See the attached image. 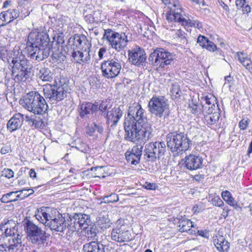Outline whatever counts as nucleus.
I'll return each mask as SVG.
<instances>
[{
	"label": "nucleus",
	"instance_id": "f257e3e1",
	"mask_svg": "<svg viewBox=\"0 0 252 252\" xmlns=\"http://www.w3.org/2000/svg\"><path fill=\"white\" fill-rule=\"evenodd\" d=\"M20 105L25 109L34 114L41 115L47 110L45 99L37 92H30L19 100Z\"/></svg>",
	"mask_w": 252,
	"mask_h": 252
},
{
	"label": "nucleus",
	"instance_id": "f03ea898",
	"mask_svg": "<svg viewBox=\"0 0 252 252\" xmlns=\"http://www.w3.org/2000/svg\"><path fill=\"white\" fill-rule=\"evenodd\" d=\"M166 140L168 148L177 155L182 154L189 146V139L184 133H170L167 136Z\"/></svg>",
	"mask_w": 252,
	"mask_h": 252
},
{
	"label": "nucleus",
	"instance_id": "7ed1b4c3",
	"mask_svg": "<svg viewBox=\"0 0 252 252\" xmlns=\"http://www.w3.org/2000/svg\"><path fill=\"white\" fill-rule=\"evenodd\" d=\"M103 37L108 41L109 45L118 52L124 49L128 42L125 32H118L109 29L104 30Z\"/></svg>",
	"mask_w": 252,
	"mask_h": 252
},
{
	"label": "nucleus",
	"instance_id": "20e7f679",
	"mask_svg": "<svg viewBox=\"0 0 252 252\" xmlns=\"http://www.w3.org/2000/svg\"><path fill=\"white\" fill-rule=\"evenodd\" d=\"M25 228L32 243L38 246L44 245L48 238L45 231L30 220L26 222Z\"/></svg>",
	"mask_w": 252,
	"mask_h": 252
},
{
	"label": "nucleus",
	"instance_id": "39448f33",
	"mask_svg": "<svg viewBox=\"0 0 252 252\" xmlns=\"http://www.w3.org/2000/svg\"><path fill=\"white\" fill-rule=\"evenodd\" d=\"M174 55L163 48L156 49L149 57L151 64L158 68H164L173 62Z\"/></svg>",
	"mask_w": 252,
	"mask_h": 252
},
{
	"label": "nucleus",
	"instance_id": "423d86ee",
	"mask_svg": "<svg viewBox=\"0 0 252 252\" xmlns=\"http://www.w3.org/2000/svg\"><path fill=\"white\" fill-rule=\"evenodd\" d=\"M43 92L45 97L53 103L55 101L59 102L66 96L67 85L57 86L47 84L43 87Z\"/></svg>",
	"mask_w": 252,
	"mask_h": 252
},
{
	"label": "nucleus",
	"instance_id": "0eeeda50",
	"mask_svg": "<svg viewBox=\"0 0 252 252\" xmlns=\"http://www.w3.org/2000/svg\"><path fill=\"white\" fill-rule=\"evenodd\" d=\"M167 6L169 10L166 13V20L169 22L180 23L184 17L182 15L183 8L178 0H161Z\"/></svg>",
	"mask_w": 252,
	"mask_h": 252
},
{
	"label": "nucleus",
	"instance_id": "6e6552de",
	"mask_svg": "<svg viewBox=\"0 0 252 252\" xmlns=\"http://www.w3.org/2000/svg\"><path fill=\"white\" fill-rule=\"evenodd\" d=\"M100 68L102 76L105 78L111 79L119 75L122 65L118 59H111L102 62Z\"/></svg>",
	"mask_w": 252,
	"mask_h": 252
},
{
	"label": "nucleus",
	"instance_id": "1a4fd4ad",
	"mask_svg": "<svg viewBox=\"0 0 252 252\" xmlns=\"http://www.w3.org/2000/svg\"><path fill=\"white\" fill-rule=\"evenodd\" d=\"M52 46L48 34L46 32L32 31L28 35L26 47Z\"/></svg>",
	"mask_w": 252,
	"mask_h": 252
},
{
	"label": "nucleus",
	"instance_id": "9d476101",
	"mask_svg": "<svg viewBox=\"0 0 252 252\" xmlns=\"http://www.w3.org/2000/svg\"><path fill=\"white\" fill-rule=\"evenodd\" d=\"M165 148V144L163 142L150 143L145 146L144 156L146 157L148 160L155 161L164 155Z\"/></svg>",
	"mask_w": 252,
	"mask_h": 252
},
{
	"label": "nucleus",
	"instance_id": "9b49d317",
	"mask_svg": "<svg viewBox=\"0 0 252 252\" xmlns=\"http://www.w3.org/2000/svg\"><path fill=\"white\" fill-rule=\"evenodd\" d=\"M148 108L152 114L161 117L168 108L167 100L162 96H154L149 102Z\"/></svg>",
	"mask_w": 252,
	"mask_h": 252
},
{
	"label": "nucleus",
	"instance_id": "f8f14e48",
	"mask_svg": "<svg viewBox=\"0 0 252 252\" xmlns=\"http://www.w3.org/2000/svg\"><path fill=\"white\" fill-rule=\"evenodd\" d=\"M52 46H47L45 47H26L25 51L28 56L31 59L41 61L48 58L50 55Z\"/></svg>",
	"mask_w": 252,
	"mask_h": 252
},
{
	"label": "nucleus",
	"instance_id": "ddd939ff",
	"mask_svg": "<svg viewBox=\"0 0 252 252\" xmlns=\"http://www.w3.org/2000/svg\"><path fill=\"white\" fill-rule=\"evenodd\" d=\"M128 60L129 62L137 66L145 65L146 56L145 51L141 48H136L128 51Z\"/></svg>",
	"mask_w": 252,
	"mask_h": 252
},
{
	"label": "nucleus",
	"instance_id": "4468645a",
	"mask_svg": "<svg viewBox=\"0 0 252 252\" xmlns=\"http://www.w3.org/2000/svg\"><path fill=\"white\" fill-rule=\"evenodd\" d=\"M49 223H48L47 225L51 230L61 233L62 235H66L68 229L67 222L61 215L58 214L57 217L54 216Z\"/></svg>",
	"mask_w": 252,
	"mask_h": 252
},
{
	"label": "nucleus",
	"instance_id": "2eb2a0df",
	"mask_svg": "<svg viewBox=\"0 0 252 252\" xmlns=\"http://www.w3.org/2000/svg\"><path fill=\"white\" fill-rule=\"evenodd\" d=\"M143 148V144L140 142L139 144H136L131 150L127 151L125 153V156L127 162L134 165L139 163Z\"/></svg>",
	"mask_w": 252,
	"mask_h": 252
},
{
	"label": "nucleus",
	"instance_id": "dca6fc26",
	"mask_svg": "<svg viewBox=\"0 0 252 252\" xmlns=\"http://www.w3.org/2000/svg\"><path fill=\"white\" fill-rule=\"evenodd\" d=\"M54 212L56 213V210H52L50 208H41L38 209L35 214L36 219L41 223L48 226V223H50V220L54 217Z\"/></svg>",
	"mask_w": 252,
	"mask_h": 252
},
{
	"label": "nucleus",
	"instance_id": "f3484780",
	"mask_svg": "<svg viewBox=\"0 0 252 252\" xmlns=\"http://www.w3.org/2000/svg\"><path fill=\"white\" fill-rule=\"evenodd\" d=\"M203 158L198 155H189L185 158V167L190 170H194L201 168Z\"/></svg>",
	"mask_w": 252,
	"mask_h": 252
},
{
	"label": "nucleus",
	"instance_id": "a211bd4d",
	"mask_svg": "<svg viewBox=\"0 0 252 252\" xmlns=\"http://www.w3.org/2000/svg\"><path fill=\"white\" fill-rule=\"evenodd\" d=\"M78 214H74L73 216L69 217V220H67V230L66 232V237L68 240L72 238L76 232L80 229L79 226V220Z\"/></svg>",
	"mask_w": 252,
	"mask_h": 252
},
{
	"label": "nucleus",
	"instance_id": "6ab92c4d",
	"mask_svg": "<svg viewBox=\"0 0 252 252\" xmlns=\"http://www.w3.org/2000/svg\"><path fill=\"white\" fill-rule=\"evenodd\" d=\"M128 111L129 114L133 116L139 125L143 126L146 122L147 119L144 115V110L140 104H136L134 106L129 107Z\"/></svg>",
	"mask_w": 252,
	"mask_h": 252
},
{
	"label": "nucleus",
	"instance_id": "aec40b11",
	"mask_svg": "<svg viewBox=\"0 0 252 252\" xmlns=\"http://www.w3.org/2000/svg\"><path fill=\"white\" fill-rule=\"evenodd\" d=\"M13 55L14 57L12 60V63L13 64L12 68H18L20 67L24 69L30 68V62L22 53V52L14 51Z\"/></svg>",
	"mask_w": 252,
	"mask_h": 252
},
{
	"label": "nucleus",
	"instance_id": "412c9836",
	"mask_svg": "<svg viewBox=\"0 0 252 252\" xmlns=\"http://www.w3.org/2000/svg\"><path fill=\"white\" fill-rule=\"evenodd\" d=\"M123 115V111L119 107H114L108 111L106 115V124L114 126L117 125Z\"/></svg>",
	"mask_w": 252,
	"mask_h": 252
},
{
	"label": "nucleus",
	"instance_id": "4be33fe9",
	"mask_svg": "<svg viewBox=\"0 0 252 252\" xmlns=\"http://www.w3.org/2000/svg\"><path fill=\"white\" fill-rule=\"evenodd\" d=\"M4 231L5 236L13 237L17 236V225L16 222L12 220H8L2 225L0 232Z\"/></svg>",
	"mask_w": 252,
	"mask_h": 252
},
{
	"label": "nucleus",
	"instance_id": "5701e85b",
	"mask_svg": "<svg viewBox=\"0 0 252 252\" xmlns=\"http://www.w3.org/2000/svg\"><path fill=\"white\" fill-rule=\"evenodd\" d=\"M73 43L81 50L90 51L92 46L87 37L84 35L75 34L74 36Z\"/></svg>",
	"mask_w": 252,
	"mask_h": 252
},
{
	"label": "nucleus",
	"instance_id": "b1692460",
	"mask_svg": "<svg viewBox=\"0 0 252 252\" xmlns=\"http://www.w3.org/2000/svg\"><path fill=\"white\" fill-rule=\"evenodd\" d=\"M98 110V105L88 102L82 104L80 108V115L82 118H89V116Z\"/></svg>",
	"mask_w": 252,
	"mask_h": 252
},
{
	"label": "nucleus",
	"instance_id": "393cba45",
	"mask_svg": "<svg viewBox=\"0 0 252 252\" xmlns=\"http://www.w3.org/2000/svg\"><path fill=\"white\" fill-rule=\"evenodd\" d=\"M214 244L220 252H227L229 249V243L223 236L217 235L213 238Z\"/></svg>",
	"mask_w": 252,
	"mask_h": 252
},
{
	"label": "nucleus",
	"instance_id": "a878e982",
	"mask_svg": "<svg viewBox=\"0 0 252 252\" xmlns=\"http://www.w3.org/2000/svg\"><path fill=\"white\" fill-rule=\"evenodd\" d=\"M22 235L17 234L8 239V252H16L22 247Z\"/></svg>",
	"mask_w": 252,
	"mask_h": 252
},
{
	"label": "nucleus",
	"instance_id": "bb28decb",
	"mask_svg": "<svg viewBox=\"0 0 252 252\" xmlns=\"http://www.w3.org/2000/svg\"><path fill=\"white\" fill-rule=\"evenodd\" d=\"M30 68H22L19 71L18 68H12V76L16 82L25 81L30 77Z\"/></svg>",
	"mask_w": 252,
	"mask_h": 252
},
{
	"label": "nucleus",
	"instance_id": "cd10ccee",
	"mask_svg": "<svg viewBox=\"0 0 252 252\" xmlns=\"http://www.w3.org/2000/svg\"><path fill=\"white\" fill-rule=\"evenodd\" d=\"M30 68H22L19 71L18 68H12V76L16 82L25 81L30 77Z\"/></svg>",
	"mask_w": 252,
	"mask_h": 252
},
{
	"label": "nucleus",
	"instance_id": "c85d7f7f",
	"mask_svg": "<svg viewBox=\"0 0 252 252\" xmlns=\"http://www.w3.org/2000/svg\"><path fill=\"white\" fill-rule=\"evenodd\" d=\"M105 246L95 241L85 244L83 246L84 252H107Z\"/></svg>",
	"mask_w": 252,
	"mask_h": 252
},
{
	"label": "nucleus",
	"instance_id": "c756f323",
	"mask_svg": "<svg viewBox=\"0 0 252 252\" xmlns=\"http://www.w3.org/2000/svg\"><path fill=\"white\" fill-rule=\"evenodd\" d=\"M37 70L36 76L42 81L51 82L53 80V73L49 68L41 67L40 68H37Z\"/></svg>",
	"mask_w": 252,
	"mask_h": 252
},
{
	"label": "nucleus",
	"instance_id": "7c9ffc66",
	"mask_svg": "<svg viewBox=\"0 0 252 252\" xmlns=\"http://www.w3.org/2000/svg\"><path fill=\"white\" fill-rule=\"evenodd\" d=\"M19 10L15 9H9L2 12L0 16L1 17V18H3V21L6 23H9L16 19L19 16Z\"/></svg>",
	"mask_w": 252,
	"mask_h": 252
},
{
	"label": "nucleus",
	"instance_id": "2f4dec72",
	"mask_svg": "<svg viewBox=\"0 0 252 252\" xmlns=\"http://www.w3.org/2000/svg\"><path fill=\"white\" fill-rule=\"evenodd\" d=\"M85 231V235L90 240H97L98 230L95 225L92 222L87 228L83 229Z\"/></svg>",
	"mask_w": 252,
	"mask_h": 252
},
{
	"label": "nucleus",
	"instance_id": "473e14b6",
	"mask_svg": "<svg viewBox=\"0 0 252 252\" xmlns=\"http://www.w3.org/2000/svg\"><path fill=\"white\" fill-rule=\"evenodd\" d=\"M79 220V226L81 229H84L87 228L89 225L92 222L89 216L85 214H78Z\"/></svg>",
	"mask_w": 252,
	"mask_h": 252
},
{
	"label": "nucleus",
	"instance_id": "72a5a7b5",
	"mask_svg": "<svg viewBox=\"0 0 252 252\" xmlns=\"http://www.w3.org/2000/svg\"><path fill=\"white\" fill-rule=\"evenodd\" d=\"M178 227L179 231L184 232H188L190 230L191 227H193L192 222L189 219L180 220L178 222Z\"/></svg>",
	"mask_w": 252,
	"mask_h": 252
},
{
	"label": "nucleus",
	"instance_id": "f704fd0d",
	"mask_svg": "<svg viewBox=\"0 0 252 252\" xmlns=\"http://www.w3.org/2000/svg\"><path fill=\"white\" fill-rule=\"evenodd\" d=\"M237 56L239 61L242 63L246 69L249 70L252 74V61L246 57L245 55L242 53H237Z\"/></svg>",
	"mask_w": 252,
	"mask_h": 252
},
{
	"label": "nucleus",
	"instance_id": "c9c22d12",
	"mask_svg": "<svg viewBox=\"0 0 252 252\" xmlns=\"http://www.w3.org/2000/svg\"><path fill=\"white\" fill-rule=\"evenodd\" d=\"M221 197L229 205L234 207L235 209L239 207L237 202L232 197L231 193L228 190L223 191L221 192Z\"/></svg>",
	"mask_w": 252,
	"mask_h": 252
},
{
	"label": "nucleus",
	"instance_id": "e433bc0d",
	"mask_svg": "<svg viewBox=\"0 0 252 252\" xmlns=\"http://www.w3.org/2000/svg\"><path fill=\"white\" fill-rule=\"evenodd\" d=\"M202 114L205 115L206 114L210 115L211 113H220V110L218 104L214 105V106L212 105H208L206 104L205 106L202 105Z\"/></svg>",
	"mask_w": 252,
	"mask_h": 252
},
{
	"label": "nucleus",
	"instance_id": "4c0bfd02",
	"mask_svg": "<svg viewBox=\"0 0 252 252\" xmlns=\"http://www.w3.org/2000/svg\"><path fill=\"white\" fill-rule=\"evenodd\" d=\"M23 116L20 114H17L10 119L7 124V126H21L23 125Z\"/></svg>",
	"mask_w": 252,
	"mask_h": 252
},
{
	"label": "nucleus",
	"instance_id": "58836bf2",
	"mask_svg": "<svg viewBox=\"0 0 252 252\" xmlns=\"http://www.w3.org/2000/svg\"><path fill=\"white\" fill-rule=\"evenodd\" d=\"M136 128L137 127H124L126 138L130 141L135 142L136 140Z\"/></svg>",
	"mask_w": 252,
	"mask_h": 252
},
{
	"label": "nucleus",
	"instance_id": "ea45409f",
	"mask_svg": "<svg viewBox=\"0 0 252 252\" xmlns=\"http://www.w3.org/2000/svg\"><path fill=\"white\" fill-rule=\"evenodd\" d=\"M53 41L51 43L52 44V48H53L54 43L59 48L62 46L64 43V35L63 33H57L54 34L53 37Z\"/></svg>",
	"mask_w": 252,
	"mask_h": 252
},
{
	"label": "nucleus",
	"instance_id": "a19ab883",
	"mask_svg": "<svg viewBox=\"0 0 252 252\" xmlns=\"http://www.w3.org/2000/svg\"><path fill=\"white\" fill-rule=\"evenodd\" d=\"M183 26H188L189 27H194L199 29L202 28V24L198 21L192 20L189 19H187L184 18L180 23Z\"/></svg>",
	"mask_w": 252,
	"mask_h": 252
},
{
	"label": "nucleus",
	"instance_id": "79ce46f5",
	"mask_svg": "<svg viewBox=\"0 0 252 252\" xmlns=\"http://www.w3.org/2000/svg\"><path fill=\"white\" fill-rule=\"evenodd\" d=\"M189 107L192 113L197 115L202 114V104L199 105L197 103L195 102L193 99L189 101Z\"/></svg>",
	"mask_w": 252,
	"mask_h": 252
},
{
	"label": "nucleus",
	"instance_id": "37998d69",
	"mask_svg": "<svg viewBox=\"0 0 252 252\" xmlns=\"http://www.w3.org/2000/svg\"><path fill=\"white\" fill-rule=\"evenodd\" d=\"M201 103L202 105L204 106L206 104H208V105H212V104L214 106V105L218 104L216 97L211 94L202 98Z\"/></svg>",
	"mask_w": 252,
	"mask_h": 252
},
{
	"label": "nucleus",
	"instance_id": "c03bdc74",
	"mask_svg": "<svg viewBox=\"0 0 252 252\" xmlns=\"http://www.w3.org/2000/svg\"><path fill=\"white\" fill-rule=\"evenodd\" d=\"M51 58L54 62L61 63L66 59V56L64 53L58 50L57 51H53Z\"/></svg>",
	"mask_w": 252,
	"mask_h": 252
},
{
	"label": "nucleus",
	"instance_id": "a18cd8bd",
	"mask_svg": "<svg viewBox=\"0 0 252 252\" xmlns=\"http://www.w3.org/2000/svg\"><path fill=\"white\" fill-rule=\"evenodd\" d=\"M220 113H211L210 115H205V120L207 124L210 125L215 124L216 122L219 120Z\"/></svg>",
	"mask_w": 252,
	"mask_h": 252
},
{
	"label": "nucleus",
	"instance_id": "49530a36",
	"mask_svg": "<svg viewBox=\"0 0 252 252\" xmlns=\"http://www.w3.org/2000/svg\"><path fill=\"white\" fill-rule=\"evenodd\" d=\"M136 140H141L142 141V144L144 145V140H146V135L147 131L144 127H137L136 128Z\"/></svg>",
	"mask_w": 252,
	"mask_h": 252
},
{
	"label": "nucleus",
	"instance_id": "de8ad7c7",
	"mask_svg": "<svg viewBox=\"0 0 252 252\" xmlns=\"http://www.w3.org/2000/svg\"><path fill=\"white\" fill-rule=\"evenodd\" d=\"M171 96L173 99H176L180 96L181 93L180 86L177 83L173 84L171 90Z\"/></svg>",
	"mask_w": 252,
	"mask_h": 252
},
{
	"label": "nucleus",
	"instance_id": "09e8293b",
	"mask_svg": "<svg viewBox=\"0 0 252 252\" xmlns=\"http://www.w3.org/2000/svg\"><path fill=\"white\" fill-rule=\"evenodd\" d=\"M176 36L183 44L187 43V33L185 31L179 29L176 31L175 33Z\"/></svg>",
	"mask_w": 252,
	"mask_h": 252
},
{
	"label": "nucleus",
	"instance_id": "8fccbe9b",
	"mask_svg": "<svg viewBox=\"0 0 252 252\" xmlns=\"http://www.w3.org/2000/svg\"><path fill=\"white\" fill-rule=\"evenodd\" d=\"M90 51L81 50L80 51V63H84L88 62L91 59L90 54Z\"/></svg>",
	"mask_w": 252,
	"mask_h": 252
},
{
	"label": "nucleus",
	"instance_id": "3c124183",
	"mask_svg": "<svg viewBox=\"0 0 252 252\" xmlns=\"http://www.w3.org/2000/svg\"><path fill=\"white\" fill-rule=\"evenodd\" d=\"M119 237H120L119 243L129 242L131 240V235L128 231L121 232L120 230Z\"/></svg>",
	"mask_w": 252,
	"mask_h": 252
},
{
	"label": "nucleus",
	"instance_id": "603ef678",
	"mask_svg": "<svg viewBox=\"0 0 252 252\" xmlns=\"http://www.w3.org/2000/svg\"><path fill=\"white\" fill-rule=\"evenodd\" d=\"M137 124V122L135 118L132 115H130L128 112L127 117L125 119L124 126H136Z\"/></svg>",
	"mask_w": 252,
	"mask_h": 252
},
{
	"label": "nucleus",
	"instance_id": "864d4df0",
	"mask_svg": "<svg viewBox=\"0 0 252 252\" xmlns=\"http://www.w3.org/2000/svg\"><path fill=\"white\" fill-rule=\"evenodd\" d=\"M102 200L105 203H114L119 201V197L118 195L112 193L109 196H104Z\"/></svg>",
	"mask_w": 252,
	"mask_h": 252
},
{
	"label": "nucleus",
	"instance_id": "5fc2aeb1",
	"mask_svg": "<svg viewBox=\"0 0 252 252\" xmlns=\"http://www.w3.org/2000/svg\"><path fill=\"white\" fill-rule=\"evenodd\" d=\"M14 193H17V191H11L4 194L0 199L1 202L3 203H8L17 201V198H16V197L14 199L10 197Z\"/></svg>",
	"mask_w": 252,
	"mask_h": 252
},
{
	"label": "nucleus",
	"instance_id": "6e6d98bb",
	"mask_svg": "<svg viewBox=\"0 0 252 252\" xmlns=\"http://www.w3.org/2000/svg\"><path fill=\"white\" fill-rule=\"evenodd\" d=\"M112 106L110 101L105 100L102 101L100 104L99 107L98 106V109H99L102 113L105 112L106 111L109 109Z\"/></svg>",
	"mask_w": 252,
	"mask_h": 252
},
{
	"label": "nucleus",
	"instance_id": "4d7b16f0",
	"mask_svg": "<svg viewBox=\"0 0 252 252\" xmlns=\"http://www.w3.org/2000/svg\"><path fill=\"white\" fill-rule=\"evenodd\" d=\"M92 17V20L90 22L98 23L103 20L102 18L101 13L99 11H94L92 15H90V17Z\"/></svg>",
	"mask_w": 252,
	"mask_h": 252
},
{
	"label": "nucleus",
	"instance_id": "13d9d810",
	"mask_svg": "<svg viewBox=\"0 0 252 252\" xmlns=\"http://www.w3.org/2000/svg\"><path fill=\"white\" fill-rule=\"evenodd\" d=\"M211 201L213 205L220 207H222L224 205L223 202L219 196H215L212 199Z\"/></svg>",
	"mask_w": 252,
	"mask_h": 252
},
{
	"label": "nucleus",
	"instance_id": "bf43d9fd",
	"mask_svg": "<svg viewBox=\"0 0 252 252\" xmlns=\"http://www.w3.org/2000/svg\"><path fill=\"white\" fill-rule=\"evenodd\" d=\"M209 40L203 35H200L197 38V43L200 46L205 48Z\"/></svg>",
	"mask_w": 252,
	"mask_h": 252
},
{
	"label": "nucleus",
	"instance_id": "052dcab7",
	"mask_svg": "<svg viewBox=\"0 0 252 252\" xmlns=\"http://www.w3.org/2000/svg\"><path fill=\"white\" fill-rule=\"evenodd\" d=\"M17 193H19L16 196L17 200L19 199H23L29 196V194L27 191V189H23L22 190L16 191Z\"/></svg>",
	"mask_w": 252,
	"mask_h": 252
},
{
	"label": "nucleus",
	"instance_id": "680f3d73",
	"mask_svg": "<svg viewBox=\"0 0 252 252\" xmlns=\"http://www.w3.org/2000/svg\"><path fill=\"white\" fill-rule=\"evenodd\" d=\"M1 176L9 179L13 177L14 172L10 169L4 168L1 172Z\"/></svg>",
	"mask_w": 252,
	"mask_h": 252
},
{
	"label": "nucleus",
	"instance_id": "e2e57ef3",
	"mask_svg": "<svg viewBox=\"0 0 252 252\" xmlns=\"http://www.w3.org/2000/svg\"><path fill=\"white\" fill-rule=\"evenodd\" d=\"M80 51H74L71 54V61L80 63Z\"/></svg>",
	"mask_w": 252,
	"mask_h": 252
},
{
	"label": "nucleus",
	"instance_id": "0e129e2a",
	"mask_svg": "<svg viewBox=\"0 0 252 252\" xmlns=\"http://www.w3.org/2000/svg\"><path fill=\"white\" fill-rule=\"evenodd\" d=\"M120 232V229H114L111 232V238L113 240L119 242L120 241L119 233Z\"/></svg>",
	"mask_w": 252,
	"mask_h": 252
},
{
	"label": "nucleus",
	"instance_id": "69168bd1",
	"mask_svg": "<svg viewBox=\"0 0 252 252\" xmlns=\"http://www.w3.org/2000/svg\"><path fill=\"white\" fill-rule=\"evenodd\" d=\"M142 187L149 190H155L158 188V186L155 183L149 182H145V184L142 185Z\"/></svg>",
	"mask_w": 252,
	"mask_h": 252
},
{
	"label": "nucleus",
	"instance_id": "338daca9",
	"mask_svg": "<svg viewBox=\"0 0 252 252\" xmlns=\"http://www.w3.org/2000/svg\"><path fill=\"white\" fill-rule=\"evenodd\" d=\"M205 48L211 52H214L215 50H217L216 45L210 40L208 41L206 46L205 47Z\"/></svg>",
	"mask_w": 252,
	"mask_h": 252
},
{
	"label": "nucleus",
	"instance_id": "774afa93",
	"mask_svg": "<svg viewBox=\"0 0 252 252\" xmlns=\"http://www.w3.org/2000/svg\"><path fill=\"white\" fill-rule=\"evenodd\" d=\"M30 122H31L32 123V125H34V126H45L43 122L39 118L31 120Z\"/></svg>",
	"mask_w": 252,
	"mask_h": 252
}]
</instances>
